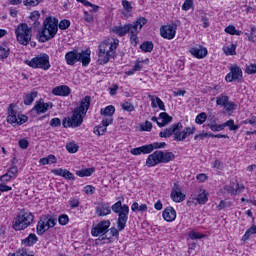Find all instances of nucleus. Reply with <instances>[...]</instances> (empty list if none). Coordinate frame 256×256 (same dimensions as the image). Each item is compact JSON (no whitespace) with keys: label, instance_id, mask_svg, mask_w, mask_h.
<instances>
[{"label":"nucleus","instance_id":"nucleus-1","mask_svg":"<svg viewBox=\"0 0 256 256\" xmlns=\"http://www.w3.org/2000/svg\"><path fill=\"white\" fill-rule=\"evenodd\" d=\"M71 27V21L64 19L62 21L57 20V18L47 17L43 22V28L38 33V41L40 43H47V41H51L57 35L59 29L61 31H65Z\"/></svg>","mask_w":256,"mask_h":256},{"label":"nucleus","instance_id":"nucleus-2","mask_svg":"<svg viewBox=\"0 0 256 256\" xmlns=\"http://www.w3.org/2000/svg\"><path fill=\"white\" fill-rule=\"evenodd\" d=\"M89 107H91V96H85L81 100L80 106L74 109L72 116L63 119V127L65 129H67V127H80L83 123V117H85V115H87V111H89Z\"/></svg>","mask_w":256,"mask_h":256},{"label":"nucleus","instance_id":"nucleus-3","mask_svg":"<svg viewBox=\"0 0 256 256\" xmlns=\"http://www.w3.org/2000/svg\"><path fill=\"white\" fill-rule=\"evenodd\" d=\"M112 211L118 215V219L117 228H110V237H119V231H123L127 227V221H129V205H123L121 201H117L112 205Z\"/></svg>","mask_w":256,"mask_h":256},{"label":"nucleus","instance_id":"nucleus-4","mask_svg":"<svg viewBox=\"0 0 256 256\" xmlns=\"http://www.w3.org/2000/svg\"><path fill=\"white\" fill-rule=\"evenodd\" d=\"M195 131V127H186L183 129V124L178 122L161 131L159 137L169 139V137L174 136V141H185L186 137L194 135Z\"/></svg>","mask_w":256,"mask_h":256},{"label":"nucleus","instance_id":"nucleus-5","mask_svg":"<svg viewBox=\"0 0 256 256\" xmlns=\"http://www.w3.org/2000/svg\"><path fill=\"white\" fill-rule=\"evenodd\" d=\"M119 47V40L103 41L98 46V63L99 65H107L109 59L115 57V51Z\"/></svg>","mask_w":256,"mask_h":256},{"label":"nucleus","instance_id":"nucleus-6","mask_svg":"<svg viewBox=\"0 0 256 256\" xmlns=\"http://www.w3.org/2000/svg\"><path fill=\"white\" fill-rule=\"evenodd\" d=\"M65 61L67 65H75V63H82L83 67H87L91 63V50L86 49L84 51L72 50L65 54Z\"/></svg>","mask_w":256,"mask_h":256},{"label":"nucleus","instance_id":"nucleus-7","mask_svg":"<svg viewBox=\"0 0 256 256\" xmlns=\"http://www.w3.org/2000/svg\"><path fill=\"white\" fill-rule=\"evenodd\" d=\"M33 221H35L33 213L22 209L13 219L12 227L15 231H23V229L31 227V225H33Z\"/></svg>","mask_w":256,"mask_h":256},{"label":"nucleus","instance_id":"nucleus-8","mask_svg":"<svg viewBox=\"0 0 256 256\" xmlns=\"http://www.w3.org/2000/svg\"><path fill=\"white\" fill-rule=\"evenodd\" d=\"M174 160L175 154H173V152L157 150L148 156L146 165L147 167H155V165H159V163H169Z\"/></svg>","mask_w":256,"mask_h":256},{"label":"nucleus","instance_id":"nucleus-9","mask_svg":"<svg viewBox=\"0 0 256 256\" xmlns=\"http://www.w3.org/2000/svg\"><path fill=\"white\" fill-rule=\"evenodd\" d=\"M109 227H111V221L104 220L98 223L94 228L91 230V234L93 237H102L101 241L102 243H111L113 240L111 236H109L107 233H109Z\"/></svg>","mask_w":256,"mask_h":256},{"label":"nucleus","instance_id":"nucleus-10","mask_svg":"<svg viewBox=\"0 0 256 256\" xmlns=\"http://www.w3.org/2000/svg\"><path fill=\"white\" fill-rule=\"evenodd\" d=\"M57 225V218L51 214L42 215L36 226L37 235H43L49 229H53Z\"/></svg>","mask_w":256,"mask_h":256},{"label":"nucleus","instance_id":"nucleus-11","mask_svg":"<svg viewBox=\"0 0 256 256\" xmlns=\"http://www.w3.org/2000/svg\"><path fill=\"white\" fill-rule=\"evenodd\" d=\"M15 35L18 43L20 45L27 46L31 42V37H33L31 28L26 23H22L15 29Z\"/></svg>","mask_w":256,"mask_h":256},{"label":"nucleus","instance_id":"nucleus-12","mask_svg":"<svg viewBox=\"0 0 256 256\" xmlns=\"http://www.w3.org/2000/svg\"><path fill=\"white\" fill-rule=\"evenodd\" d=\"M29 117L24 114H18L17 110H15V105L10 104L8 107V116L6 118L7 123L12 125L13 127H17V125H23L27 123Z\"/></svg>","mask_w":256,"mask_h":256},{"label":"nucleus","instance_id":"nucleus-13","mask_svg":"<svg viewBox=\"0 0 256 256\" xmlns=\"http://www.w3.org/2000/svg\"><path fill=\"white\" fill-rule=\"evenodd\" d=\"M29 67L33 69H43V71H48L51 69V63L49 62V55L42 53L28 62Z\"/></svg>","mask_w":256,"mask_h":256},{"label":"nucleus","instance_id":"nucleus-14","mask_svg":"<svg viewBox=\"0 0 256 256\" xmlns=\"http://www.w3.org/2000/svg\"><path fill=\"white\" fill-rule=\"evenodd\" d=\"M145 25H147V19L144 17H140L134 22V27H132L130 31V41L132 45H134V47H137L139 43V37H137V35H139V32L143 29V26Z\"/></svg>","mask_w":256,"mask_h":256},{"label":"nucleus","instance_id":"nucleus-15","mask_svg":"<svg viewBox=\"0 0 256 256\" xmlns=\"http://www.w3.org/2000/svg\"><path fill=\"white\" fill-rule=\"evenodd\" d=\"M230 73L225 77L227 83H233V81H243V70L237 65H233L229 68Z\"/></svg>","mask_w":256,"mask_h":256},{"label":"nucleus","instance_id":"nucleus-16","mask_svg":"<svg viewBox=\"0 0 256 256\" xmlns=\"http://www.w3.org/2000/svg\"><path fill=\"white\" fill-rule=\"evenodd\" d=\"M49 109H53V102L45 103L43 99H40L39 101H36L35 105L31 109V113H36V115H41L43 113H47Z\"/></svg>","mask_w":256,"mask_h":256},{"label":"nucleus","instance_id":"nucleus-17","mask_svg":"<svg viewBox=\"0 0 256 256\" xmlns=\"http://www.w3.org/2000/svg\"><path fill=\"white\" fill-rule=\"evenodd\" d=\"M160 35L163 39H175V35H177V25H165L160 28Z\"/></svg>","mask_w":256,"mask_h":256},{"label":"nucleus","instance_id":"nucleus-18","mask_svg":"<svg viewBox=\"0 0 256 256\" xmlns=\"http://www.w3.org/2000/svg\"><path fill=\"white\" fill-rule=\"evenodd\" d=\"M170 197L174 203H183L185 201V194L181 191V186H179V182H175Z\"/></svg>","mask_w":256,"mask_h":256},{"label":"nucleus","instance_id":"nucleus-19","mask_svg":"<svg viewBox=\"0 0 256 256\" xmlns=\"http://www.w3.org/2000/svg\"><path fill=\"white\" fill-rule=\"evenodd\" d=\"M133 27H135V22H133L132 24L114 26L113 28H111V31L112 33H115V35H118V37H125L127 33H131Z\"/></svg>","mask_w":256,"mask_h":256},{"label":"nucleus","instance_id":"nucleus-20","mask_svg":"<svg viewBox=\"0 0 256 256\" xmlns=\"http://www.w3.org/2000/svg\"><path fill=\"white\" fill-rule=\"evenodd\" d=\"M111 210L113 211V206H109V203L101 202L95 208V213L98 217H107L111 215Z\"/></svg>","mask_w":256,"mask_h":256},{"label":"nucleus","instance_id":"nucleus-21","mask_svg":"<svg viewBox=\"0 0 256 256\" xmlns=\"http://www.w3.org/2000/svg\"><path fill=\"white\" fill-rule=\"evenodd\" d=\"M190 53L196 59H205V57H207L208 51H207V48L203 46H196V47L190 48Z\"/></svg>","mask_w":256,"mask_h":256},{"label":"nucleus","instance_id":"nucleus-22","mask_svg":"<svg viewBox=\"0 0 256 256\" xmlns=\"http://www.w3.org/2000/svg\"><path fill=\"white\" fill-rule=\"evenodd\" d=\"M193 195L199 205H205V203L209 201V198L207 197V190L203 188H198Z\"/></svg>","mask_w":256,"mask_h":256},{"label":"nucleus","instance_id":"nucleus-23","mask_svg":"<svg viewBox=\"0 0 256 256\" xmlns=\"http://www.w3.org/2000/svg\"><path fill=\"white\" fill-rule=\"evenodd\" d=\"M52 93L58 97H69L71 95V88L67 85L56 86Z\"/></svg>","mask_w":256,"mask_h":256},{"label":"nucleus","instance_id":"nucleus-24","mask_svg":"<svg viewBox=\"0 0 256 256\" xmlns=\"http://www.w3.org/2000/svg\"><path fill=\"white\" fill-rule=\"evenodd\" d=\"M162 216L163 219H165L168 223H171V221H175V219H177V212L173 209V207L169 206L165 208Z\"/></svg>","mask_w":256,"mask_h":256},{"label":"nucleus","instance_id":"nucleus-25","mask_svg":"<svg viewBox=\"0 0 256 256\" xmlns=\"http://www.w3.org/2000/svg\"><path fill=\"white\" fill-rule=\"evenodd\" d=\"M148 99H150L151 101L152 109L159 107L161 111H165V103L163 102V100H161V98L155 97L153 95H148Z\"/></svg>","mask_w":256,"mask_h":256},{"label":"nucleus","instance_id":"nucleus-26","mask_svg":"<svg viewBox=\"0 0 256 256\" xmlns=\"http://www.w3.org/2000/svg\"><path fill=\"white\" fill-rule=\"evenodd\" d=\"M159 119H161V122H157L158 127H166V125H169L173 121V117L167 114V112H161Z\"/></svg>","mask_w":256,"mask_h":256},{"label":"nucleus","instance_id":"nucleus-27","mask_svg":"<svg viewBox=\"0 0 256 256\" xmlns=\"http://www.w3.org/2000/svg\"><path fill=\"white\" fill-rule=\"evenodd\" d=\"M37 241H39V238H37V235L31 233L27 238L22 240V244L26 245L27 247H31V245H35Z\"/></svg>","mask_w":256,"mask_h":256},{"label":"nucleus","instance_id":"nucleus-28","mask_svg":"<svg viewBox=\"0 0 256 256\" xmlns=\"http://www.w3.org/2000/svg\"><path fill=\"white\" fill-rule=\"evenodd\" d=\"M40 165H53L55 163H57V157H55V155L50 154L45 158H41L39 160Z\"/></svg>","mask_w":256,"mask_h":256},{"label":"nucleus","instance_id":"nucleus-29","mask_svg":"<svg viewBox=\"0 0 256 256\" xmlns=\"http://www.w3.org/2000/svg\"><path fill=\"white\" fill-rule=\"evenodd\" d=\"M37 95H38L37 91H32L30 93L25 94L24 100H23L24 105H31V103L35 101Z\"/></svg>","mask_w":256,"mask_h":256},{"label":"nucleus","instance_id":"nucleus-30","mask_svg":"<svg viewBox=\"0 0 256 256\" xmlns=\"http://www.w3.org/2000/svg\"><path fill=\"white\" fill-rule=\"evenodd\" d=\"M95 173V168H85L76 171L78 177H91Z\"/></svg>","mask_w":256,"mask_h":256},{"label":"nucleus","instance_id":"nucleus-31","mask_svg":"<svg viewBox=\"0 0 256 256\" xmlns=\"http://www.w3.org/2000/svg\"><path fill=\"white\" fill-rule=\"evenodd\" d=\"M100 114L104 115V117H113L115 114V106L109 105L106 108L101 109Z\"/></svg>","mask_w":256,"mask_h":256},{"label":"nucleus","instance_id":"nucleus-32","mask_svg":"<svg viewBox=\"0 0 256 256\" xmlns=\"http://www.w3.org/2000/svg\"><path fill=\"white\" fill-rule=\"evenodd\" d=\"M256 234V226L253 225L252 227L248 228L245 232V234L242 237V241H249L251 235Z\"/></svg>","mask_w":256,"mask_h":256},{"label":"nucleus","instance_id":"nucleus-33","mask_svg":"<svg viewBox=\"0 0 256 256\" xmlns=\"http://www.w3.org/2000/svg\"><path fill=\"white\" fill-rule=\"evenodd\" d=\"M140 49L144 51V53H151L153 51V42L146 41L140 45Z\"/></svg>","mask_w":256,"mask_h":256},{"label":"nucleus","instance_id":"nucleus-34","mask_svg":"<svg viewBox=\"0 0 256 256\" xmlns=\"http://www.w3.org/2000/svg\"><path fill=\"white\" fill-rule=\"evenodd\" d=\"M224 129L225 127H228L230 131H237L239 129V125H235V120L230 119L226 121L225 123H222Z\"/></svg>","mask_w":256,"mask_h":256},{"label":"nucleus","instance_id":"nucleus-35","mask_svg":"<svg viewBox=\"0 0 256 256\" xmlns=\"http://www.w3.org/2000/svg\"><path fill=\"white\" fill-rule=\"evenodd\" d=\"M228 101H229V96L220 95L216 98V105H219L220 107H224L227 105Z\"/></svg>","mask_w":256,"mask_h":256},{"label":"nucleus","instance_id":"nucleus-36","mask_svg":"<svg viewBox=\"0 0 256 256\" xmlns=\"http://www.w3.org/2000/svg\"><path fill=\"white\" fill-rule=\"evenodd\" d=\"M223 50L225 55H237V46L235 44H231Z\"/></svg>","mask_w":256,"mask_h":256},{"label":"nucleus","instance_id":"nucleus-37","mask_svg":"<svg viewBox=\"0 0 256 256\" xmlns=\"http://www.w3.org/2000/svg\"><path fill=\"white\" fill-rule=\"evenodd\" d=\"M66 150L68 153H77V151H79V145L75 142H70L66 144Z\"/></svg>","mask_w":256,"mask_h":256},{"label":"nucleus","instance_id":"nucleus-38","mask_svg":"<svg viewBox=\"0 0 256 256\" xmlns=\"http://www.w3.org/2000/svg\"><path fill=\"white\" fill-rule=\"evenodd\" d=\"M207 121V113L202 112L196 116L195 123L203 125Z\"/></svg>","mask_w":256,"mask_h":256},{"label":"nucleus","instance_id":"nucleus-39","mask_svg":"<svg viewBox=\"0 0 256 256\" xmlns=\"http://www.w3.org/2000/svg\"><path fill=\"white\" fill-rule=\"evenodd\" d=\"M105 133H107V128H105L101 124L94 128V134L98 135V137H100V135H105Z\"/></svg>","mask_w":256,"mask_h":256},{"label":"nucleus","instance_id":"nucleus-40","mask_svg":"<svg viewBox=\"0 0 256 256\" xmlns=\"http://www.w3.org/2000/svg\"><path fill=\"white\" fill-rule=\"evenodd\" d=\"M121 107L124 111H127L128 113H132V111H135V106L131 102H124L121 104Z\"/></svg>","mask_w":256,"mask_h":256},{"label":"nucleus","instance_id":"nucleus-41","mask_svg":"<svg viewBox=\"0 0 256 256\" xmlns=\"http://www.w3.org/2000/svg\"><path fill=\"white\" fill-rule=\"evenodd\" d=\"M225 111H227V113H231V111H235V109H237V105L231 101H227L226 105L224 106Z\"/></svg>","mask_w":256,"mask_h":256},{"label":"nucleus","instance_id":"nucleus-42","mask_svg":"<svg viewBox=\"0 0 256 256\" xmlns=\"http://www.w3.org/2000/svg\"><path fill=\"white\" fill-rule=\"evenodd\" d=\"M140 148L142 150L143 155H149V153H153V145L152 144L140 146Z\"/></svg>","mask_w":256,"mask_h":256},{"label":"nucleus","instance_id":"nucleus-43","mask_svg":"<svg viewBox=\"0 0 256 256\" xmlns=\"http://www.w3.org/2000/svg\"><path fill=\"white\" fill-rule=\"evenodd\" d=\"M17 173H19V168L17 166L10 167L6 172V174L12 176V179H15L17 177Z\"/></svg>","mask_w":256,"mask_h":256},{"label":"nucleus","instance_id":"nucleus-44","mask_svg":"<svg viewBox=\"0 0 256 256\" xmlns=\"http://www.w3.org/2000/svg\"><path fill=\"white\" fill-rule=\"evenodd\" d=\"M189 238L192 239V240H195V239H203V237H205V235L197 232V231H190L189 232Z\"/></svg>","mask_w":256,"mask_h":256},{"label":"nucleus","instance_id":"nucleus-45","mask_svg":"<svg viewBox=\"0 0 256 256\" xmlns=\"http://www.w3.org/2000/svg\"><path fill=\"white\" fill-rule=\"evenodd\" d=\"M209 129H211V131L214 132H219V131H223L224 127L223 124H213V123H209L208 124Z\"/></svg>","mask_w":256,"mask_h":256},{"label":"nucleus","instance_id":"nucleus-46","mask_svg":"<svg viewBox=\"0 0 256 256\" xmlns=\"http://www.w3.org/2000/svg\"><path fill=\"white\" fill-rule=\"evenodd\" d=\"M245 73L247 75H255L256 73V64H249L246 66Z\"/></svg>","mask_w":256,"mask_h":256},{"label":"nucleus","instance_id":"nucleus-47","mask_svg":"<svg viewBox=\"0 0 256 256\" xmlns=\"http://www.w3.org/2000/svg\"><path fill=\"white\" fill-rule=\"evenodd\" d=\"M9 57V48L0 46V59H7Z\"/></svg>","mask_w":256,"mask_h":256},{"label":"nucleus","instance_id":"nucleus-48","mask_svg":"<svg viewBox=\"0 0 256 256\" xmlns=\"http://www.w3.org/2000/svg\"><path fill=\"white\" fill-rule=\"evenodd\" d=\"M81 202L79 201V198H71L69 200L70 209H77Z\"/></svg>","mask_w":256,"mask_h":256},{"label":"nucleus","instance_id":"nucleus-49","mask_svg":"<svg viewBox=\"0 0 256 256\" xmlns=\"http://www.w3.org/2000/svg\"><path fill=\"white\" fill-rule=\"evenodd\" d=\"M43 0H25L24 1V5L26 7H35L37 5H39V3H41Z\"/></svg>","mask_w":256,"mask_h":256},{"label":"nucleus","instance_id":"nucleus-50","mask_svg":"<svg viewBox=\"0 0 256 256\" xmlns=\"http://www.w3.org/2000/svg\"><path fill=\"white\" fill-rule=\"evenodd\" d=\"M59 225H67L69 223V216L67 214H62L58 218Z\"/></svg>","mask_w":256,"mask_h":256},{"label":"nucleus","instance_id":"nucleus-51","mask_svg":"<svg viewBox=\"0 0 256 256\" xmlns=\"http://www.w3.org/2000/svg\"><path fill=\"white\" fill-rule=\"evenodd\" d=\"M122 6L124 7L125 11H127V13H131V11H133V6L131 5V2L127 0H122Z\"/></svg>","mask_w":256,"mask_h":256},{"label":"nucleus","instance_id":"nucleus-52","mask_svg":"<svg viewBox=\"0 0 256 256\" xmlns=\"http://www.w3.org/2000/svg\"><path fill=\"white\" fill-rule=\"evenodd\" d=\"M140 127L142 131H151L153 129V124L146 120L144 125L142 124Z\"/></svg>","mask_w":256,"mask_h":256},{"label":"nucleus","instance_id":"nucleus-53","mask_svg":"<svg viewBox=\"0 0 256 256\" xmlns=\"http://www.w3.org/2000/svg\"><path fill=\"white\" fill-rule=\"evenodd\" d=\"M64 179H68L69 181H75V175L71 173L69 170H64V175L62 176Z\"/></svg>","mask_w":256,"mask_h":256},{"label":"nucleus","instance_id":"nucleus-54","mask_svg":"<svg viewBox=\"0 0 256 256\" xmlns=\"http://www.w3.org/2000/svg\"><path fill=\"white\" fill-rule=\"evenodd\" d=\"M193 7V0H185V2L182 5L183 11H189Z\"/></svg>","mask_w":256,"mask_h":256},{"label":"nucleus","instance_id":"nucleus-55","mask_svg":"<svg viewBox=\"0 0 256 256\" xmlns=\"http://www.w3.org/2000/svg\"><path fill=\"white\" fill-rule=\"evenodd\" d=\"M113 124V118H103L102 122L100 123V125H102V127H105L107 129V127H109V125Z\"/></svg>","mask_w":256,"mask_h":256},{"label":"nucleus","instance_id":"nucleus-56","mask_svg":"<svg viewBox=\"0 0 256 256\" xmlns=\"http://www.w3.org/2000/svg\"><path fill=\"white\" fill-rule=\"evenodd\" d=\"M14 256H35L33 254H28L26 249H20L15 253H12Z\"/></svg>","mask_w":256,"mask_h":256},{"label":"nucleus","instance_id":"nucleus-57","mask_svg":"<svg viewBox=\"0 0 256 256\" xmlns=\"http://www.w3.org/2000/svg\"><path fill=\"white\" fill-rule=\"evenodd\" d=\"M94 19L95 18L93 17L92 14H90L87 11H84V21H86V23H93Z\"/></svg>","mask_w":256,"mask_h":256},{"label":"nucleus","instance_id":"nucleus-58","mask_svg":"<svg viewBox=\"0 0 256 256\" xmlns=\"http://www.w3.org/2000/svg\"><path fill=\"white\" fill-rule=\"evenodd\" d=\"M152 145V151H154V149H163L165 148V146L167 145L165 142H154L151 144Z\"/></svg>","mask_w":256,"mask_h":256},{"label":"nucleus","instance_id":"nucleus-59","mask_svg":"<svg viewBox=\"0 0 256 256\" xmlns=\"http://www.w3.org/2000/svg\"><path fill=\"white\" fill-rule=\"evenodd\" d=\"M50 127H61V119L53 118L50 120Z\"/></svg>","mask_w":256,"mask_h":256},{"label":"nucleus","instance_id":"nucleus-60","mask_svg":"<svg viewBox=\"0 0 256 256\" xmlns=\"http://www.w3.org/2000/svg\"><path fill=\"white\" fill-rule=\"evenodd\" d=\"M84 191L86 195H93L95 193V187H93L92 185H87L84 187Z\"/></svg>","mask_w":256,"mask_h":256},{"label":"nucleus","instance_id":"nucleus-61","mask_svg":"<svg viewBox=\"0 0 256 256\" xmlns=\"http://www.w3.org/2000/svg\"><path fill=\"white\" fill-rule=\"evenodd\" d=\"M51 173H53V175H57L58 177H63V175L65 173V169H63V168L52 169Z\"/></svg>","mask_w":256,"mask_h":256},{"label":"nucleus","instance_id":"nucleus-62","mask_svg":"<svg viewBox=\"0 0 256 256\" xmlns=\"http://www.w3.org/2000/svg\"><path fill=\"white\" fill-rule=\"evenodd\" d=\"M18 145L21 149H27L29 147V141L27 139H20Z\"/></svg>","mask_w":256,"mask_h":256},{"label":"nucleus","instance_id":"nucleus-63","mask_svg":"<svg viewBox=\"0 0 256 256\" xmlns=\"http://www.w3.org/2000/svg\"><path fill=\"white\" fill-rule=\"evenodd\" d=\"M208 135H209V133L203 131V132L200 133V134H196V135L194 136V139H195V141H201V140L205 139V137H207Z\"/></svg>","mask_w":256,"mask_h":256},{"label":"nucleus","instance_id":"nucleus-64","mask_svg":"<svg viewBox=\"0 0 256 256\" xmlns=\"http://www.w3.org/2000/svg\"><path fill=\"white\" fill-rule=\"evenodd\" d=\"M235 27L233 25H229L225 28V33H228V35H235Z\"/></svg>","mask_w":256,"mask_h":256}]
</instances>
